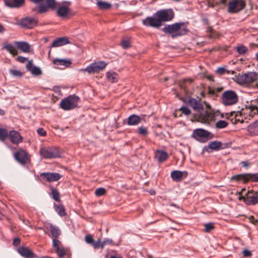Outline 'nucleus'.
<instances>
[{
  "instance_id": "obj_1",
  "label": "nucleus",
  "mask_w": 258,
  "mask_h": 258,
  "mask_svg": "<svg viewBox=\"0 0 258 258\" xmlns=\"http://www.w3.org/2000/svg\"><path fill=\"white\" fill-rule=\"evenodd\" d=\"M174 16L172 9H163L158 11L153 17H148L142 21L143 24L146 26L158 28L163 22L171 21Z\"/></svg>"
},
{
  "instance_id": "obj_2",
  "label": "nucleus",
  "mask_w": 258,
  "mask_h": 258,
  "mask_svg": "<svg viewBox=\"0 0 258 258\" xmlns=\"http://www.w3.org/2000/svg\"><path fill=\"white\" fill-rule=\"evenodd\" d=\"M183 23H176L172 25H168L163 28V31L168 33L172 38L182 36L186 33L188 30L183 27Z\"/></svg>"
},
{
  "instance_id": "obj_3",
  "label": "nucleus",
  "mask_w": 258,
  "mask_h": 258,
  "mask_svg": "<svg viewBox=\"0 0 258 258\" xmlns=\"http://www.w3.org/2000/svg\"><path fill=\"white\" fill-rule=\"evenodd\" d=\"M245 191V189H242L241 192H239V194L241 195L239 197V200H243L245 203L248 205L258 204V192L249 190L244 194V191Z\"/></svg>"
},
{
  "instance_id": "obj_4",
  "label": "nucleus",
  "mask_w": 258,
  "mask_h": 258,
  "mask_svg": "<svg viewBox=\"0 0 258 258\" xmlns=\"http://www.w3.org/2000/svg\"><path fill=\"white\" fill-rule=\"evenodd\" d=\"M79 101L78 96L70 95L61 100L60 106L64 110H72L78 107Z\"/></svg>"
},
{
  "instance_id": "obj_5",
  "label": "nucleus",
  "mask_w": 258,
  "mask_h": 258,
  "mask_svg": "<svg viewBox=\"0 0 258 258\" xmlns=\"http://www.w3.org/2000/svg\"><path fill=\"white\" fill-rule=\"evenodd\" d=\"M238 101V97L236 92L232 90L224 91L222 95V102L226 106L232 105Z\"/></svg>"
},
{
  "instance_id": "obj_6",
  "label": "nucleus",
  "mask_w": 258,
  "mask_h": 258,
  "mask_svg": "<svg viewBox=\"0 0 258 258\" xmlns=\"http://www.w3.org/2000/svg\"><path fill=\"white\" fill-rule=\"evenodd\" d=\"M39 154L41 158L52 159L59 157L58 150L54 147H44L39 150Z\"/></svg>"
},
{
  "instance_id": "obj_7",
  "label": "nucleus",
  "mask_w": 258,
  "mask_h": 258,
  "mask_svg": "<svg viewBox=\"0 0 258 258\" xmlns=\"http://www.w3.org/2000/svg\"><path fill=\"white\" fill-rule=\"evenodd\" d=\"M107 66L103 61H99L91 63L85 69L79 70L80 72H87L89 74L98 73L102 71Z\"/></svg>"
},
{
  "instance_id": "obj_8",
  "label": "nucleus",
  "mask_w": 258,
  "mask_h": 258,
  "mask_svg": "<svg viewBox=\"0 0 258 258\" xmlns=\"http://www.w3.org/2000/svg\"><path fill=\"white\" fill-rule=\"evenodd\" d=\"M258 80V73L248 72L241 75L237 78L238 82L241 85H248Z\"/></svg>"
},
{
  "instance_id": "obj_9",
  "label": "nucleus",
  "mask_w": 258,
  "mask_h": 258,
  "mask_svg": "<svg viewBox=\"0 0 258 258\" xmlns=\"http://www.w3.org/2000/svg\"><path fill=\"white\" fill-rule=\"evenodd\" d=\"M245 6L243 0H232L228 3V11L230 13H236L243 10Z\"/></svg>"
},
{
  "instance_id": "obj_10",
  "label": "nucleus",
  "mask_w": 258,
  "mask_h": 258,
  "mask_svg": "<svg viewBox=\"0 0 258 258\" xmlns=\"http://www.w3.org/2000/svg\"><path fill=\"white\" fill-rule=\"evenodd\" d=\"M38 20L35 18L27 17L20 21H17L15 24L22 28L31 29L37 25Z\"/></svg>"
},
{
  "instance_id": "obj_11",
  "label": "nucleus",
  "mask_w": 258,
  "mask_h": 258,
  "mask_svg": "<svg viewBox=\"0 0 258 258\" xmlns=\"http://www.w3.org/2000/svg\"><path fill=\"white\" fill-rule=\"evenodd\" d=\"M210 133L208 131L202 129L197 128L194 131L192 136L196 140L204 142L210 138Z\"/></svg>"
},
{
  "instance_id": "obj_12",
  "label": "nucleus",
  "mask_w": 258,
  "mask_h": 258,
  "mask_svg": "<svg viewBox=\"0 0 258 258\" xmlns=\"http://www.w3.org/2000/svg\"><path fill=\"white\" fill-rule=\"evenodd\" d=\"M14 158L22 165H25L30 162V156L27 152L23 150H20L15 153Z\"/></svg>"
},
{
  "instance_id": "obj_13",
  "label": "nucleus",
  "mask_w": 258,
  "mask_h": 258,
  "mask_svg": "<svg viewBox=\"0 0 258 258\" xmlns=\"http://www.w3.org/2000/svg\"><path fill=\"white\" fill-rule=\"evenodd\" d=\"M66 3L68 4L67 6H60L57 8L56 11L57 16L61 18H68L70 14L71 9L70 6L71 3L70 2Z\"/></svg>"
},
{
  "instance_id": "obj_14",
  "label": "nucleus",
  "mask_w": 258,
  "mask_h": 258,
  "mask_svg": "<svg viewBox=\"0 0 258 258\" xmlns=\"http://www.w3.org/2000/svg\"><path fill=\"white\" fill-rule=\"evenodd\" d=\"M40 176L43 179L49 182L58 181L62 177L61 175L56 172H44Z\"/></svg>"
},
{
  "instance_id": "obj_15",
  "label": "nucleus",
  "mask_w": 258,
  "mask_h": 258,
  "mask_svg": "<svg viewBox=\"0 0 258 258\" xmlns=\"http://www.w3.org/2000/svg\"><path fill=\"white\" fill-rule=\"evenodd\" d=\"M11 142L14 144H19L23 142V138L20 134L15 130H11L9 132V136Z\"/></svg>"
},
{
  "instance_id": "obj_16",
  "label": "nucleus",
  "mask_w": 258,
  "mask_h": 258,
  "mask_svg": "<svg viewBox=\"0 0 258 258\" xmlns=\"http://www.w3.org/2000/svg\"><path fill=\"white\" fill-rule=\"evenodd\" d=\"M18 252L21 256L25 258H35L37 257L36 255L27 247H19L18 248Z\"/></svg>"
},
{
  "instance_id": "obj_17",
  "label": "nucleus",
  "mask_w": 258,
  "mask_h": 258,
  "mask_svg": "<svg viewBox=\"0 0 258 258\" xmlns=\"http://www.w3.org/2000/svg\"><path fill=\"white\" fill-rule=\"evenodd\" d=\"M14 45L24 53H29L30 52L31 45L27 42L24 41H15L14 42Z\"/></svg>"
},
{
  "instance_id": "obj_18",
  "label": "nucleus",
  "mask_w": 258,
  "mask_h": 258,
  "mask_svg": "<svg viewBox=\"0 0 258 258\" xmlns=\"http://www.w3.org/2000/svg\"><path fill=\"white\" fill-rule=\"evenodd\" d=\"M171 177L172 180L178 182L182 180V178L187 176V172L185 171L174 170L171 173Z\"/></svg>"
},
{
  "instance_id": "obj_19",
  "label": "nucleus",
  "mask_w": 258,
  "mask_h": 258,
  "mask_svg": "<svg viewBox=\"0 0 258 258\" xmlns=\"http://www.w3.org/2000/svg\"><path fill=\"white\" fill-rule=\"evenodd\" d=\"M45 227L48 230L50 231L53 238H57L61 234V231L59 228L51 223L47 224Z\"/></svg>"
},
{
  "instance_id": "obj_20",
  "label": "nucleus",
  "mask_w": 258,
  "mask_h": 258,
  "mask_svg": "<svg viewBox=\"0 0 258 258\" xmlns=\"http://www.w3.org/2000/svg\"><path fill=\"white\" fill-rule=\"evenodd\" d=\"M26 69L28 71H30L33 75L39 76L42 74L41 69L34 66L33 64L32 60H29L26 65Z\"/></svg>"
},
{
  "instance_id": "obj_21",
  "label": "nucleus",
  "mask_w": 258,
  "mask_h": 258,
  "mask_svg": "<svg viewBox=\"0 0 258 258\" xmlns=\"http://www.w3.org/2000/svg\"><path fill=\"white\" fill-rule=\"evenodd\" d=\"M6 6L12 8L21 7L24 4L25 0H4Z\"/></svg>"
},
{
  "instance_id": "obj_22",
  "label": "nucleus",
  "mask_w": 258,
  "mask_h": 258,
  "mask_svg": "<svg viewBox=\"0 0 258 258\" xmlns=\"http://www.w3.org/2000/svg\"><path fill=\"white\" fill-rule=\"evenodd\" d=\"M247 131L250 136H258V119L249 124Z\"/></svg>"
},
{
  "instance_id": "obj_23",
  "label": "nucleus",
  "mask_w": 258,
  "mask_h": 258,
  "mask_svg": "<svg viewBox=\"0 0 258 258\" xmlns=\"http://www.w3.org/2000/svg\"><path fill=\"white\" fill-rule=\"evenodd\" d=\"M70 43L67 37H59L55 39L51 44V47H56L61 46Z\"/></svg>"
},
{
  "instance_id": "obj_24",
  "label": "nucleus",
  "mask_w": 258,
  "mask_h": 258,
  "mask_svg": "<svg viewBox=\"0 0 258 258\" xmlns=\"http://www.w3.org/2000/svg\"><path fill=\"white\" fill-rule=\"evenodd\" d=\"M2 49H6L13 56H16L18 54V52L15 45L9 42H5L3 46Z\"/></svg>"
},
{
  "instance_id": "obj_25",
  "label": "nucleus",
  "mask_w": 258,
  "mask_h": 258,
  "mask_svg": "<svg viewBox=\"0 0 258 258\" xmlns=\"http://www.w3.org/2000/svg\"><path fill=\"white\" fill-rule=\"evenodd\" d=\"M188 104L194 110H200L203 108V106L200 100L193 98H189L188 99Z\"/></svg>"
},
{
  "instance_id": "obj_26",
  "label": "nucleus",
  "mask_w": 258,
  "mask_h": 258,
  "mask_svg": "<svg viewBox=\"0 0 258 258\" xmlns=\"http://www.w3.org/2000/svg\"><path fill=\"white\" fill-rule=\"evenodd\" d=\"M53 63L56 66H61L63 67L62 68H65L70 67L72 62L70 59L55 58Z\"/></svg>"
},
{
  "instance_id": "obj_27",
  "label": "nucleus",
  "mask_w": 258,
  "mask_h": 258,
  "mask_svg": "<svg viewBox=\"0 0 258 258\" xmlns=\"http://www.w3.org/2000/svg\"><path fill=\"white\" fill-rule=\"evenodd\" d=\"M141 118L136 114H132L130 115L127 120V124L128 125H137L141 122Z\"/></svg>"
},
{
  "instance_id": "obj_28",
  "label": "nucleus",
  "mask_w": 258,
  "mask_h": 258,
  "mask_svg": "<svg viewBox=\"0 0 258 258\" xmlns=\"http://www.w3.org/2000/svg\"><path fill=\"white\" fill-rule=\"evenodd\" d=\"M155 157L158 159L159 162L165 161L168 157L166 152L162 150H157L155 153Z\"/></svg>"
},
{
  "instance_id": "obj_29",
  "label": "nucleus",
  "mask_w": 258,
  "mask_h": 258,
  "mask_svg": "<svg viewBox=\"0 0 258 258\" xmlns=\"http://www.w3.org/2000/svg\"><path fill=\"white\" fill-rule=\"evenodd\" d=\"M232 180L235 181H243L244 182L249 181V173L237 174L231 177Z\"/></svg>"
},
{
  "instance_id": "obj_30",
  "label": "nucleus",
  "mask_w": 258,
  "mask_h": 258,
  "mask_svg": "<svg viewBox=\"0 0 258 258\" xmlns=\"http://www.w3.org/2000/svg\"><path fill=\"white\" fill-rule=\"evenodd\" d=\"M48 8L47 5L41 4L38 8L35 7L32 9V11L36 14H42L47 12Z\"/></svg>"
},
{
  "instance_id": "obj_31",
  "label": "nucleus",
  "mask_w": 258,
  "mask_h": 258,
  "mask_svg": "<svg viewBox=\"0 0 258 258\" xmlns=\"http://www.w3.org/2000/svg\"><path fill=\"white\" fill-rule=\"evenodd\" d=\"M53 207L55 211L60 216H64L66 215V210L62 204L56 205L54 204Z\"/></svg>"
},
{
  "instance_id": "obj_32",
  "label": "nucleus",
  "mask_w": 258,
  "mask_h": 258,
  "mask_svg": "<svg viewBox=\"0 0 258 258\" xmlns=\"http://www.w3.org/2000/svg\"><path fill=\"white\" fill-rule=\"evenodd\" d=\"M97 5L101 10H108L111 7V4L109 3L98 1L97 2Z\"/></svg>"
},
{
  "instance_id": "obj_33",
  "label": "nucleus",
  "mask_w": 258,
  "mask_h": 258,
  "mask_svg": "<svg viewBox=\"0 0 258 258\" xmlns=\"http://www.w3.org/2000/svg\"><path fill=\"white\" fill-rule=\"evenodd\" d=\"M106 76L108 79L112 83L116 82L118 79L117 74L115 72H108L106 74Z\"/></svg>"
},
{
  "instance_id": "obj_34",
  "label": "nucleus",
  "mask_w": 258,
  "mask_h": 258,
  "mask_svg": "<svg viewBox=\"0 0 258 258\" xmlns=\"http://www.w3.org/2000/svg\"><path fill=\"white\" fill-rule=\"evenodd\" d=\"M9 73L12 76L17 78H21L23 75V73L20 70L16 69H10Z\"/></svg>"
},
{
  "instance_id": "obj_35",
  "label": "nucleus",
  "mask_w": 258,
  "mask_h": 258,
  "mask_svg": "<svg viewBox=\"0 0 258 258\" xmlns=\"http://www.w3.org/2000/svg\"><path fill=\"white\" fill-rule=\"evenodd\" d=\"M9 132L6 128L0 127V140L5 141L8 137Z\"/></svg>"
},
{
  "instance_id": "obj_36",
  "label": "nucleus",
  "mask_w": 258,
  "mask_h": 258,
  "mask_svg": "<svg viewBox=\"0 0 258 258\" xmlns=\"http://www.w3.org/2000/svg\"><path fill=\"white\" fill-rule=\"evenodd\" d=\"M228 123L225 120H223L218 121L215 124L216 128L220 129L225 128L228 126Z\"/></svg>"
},
{
  "instance_id": "obj_37",
  "label": "nucleus",
  "mask_w": 258,
  "mask_h": 258,
  "mask_svg": "<svg viewBox=\"0 0 258 258\" xmlns=\"http://www.w3.org/2000/svg\"><path fill=\"white\" fill-rule=\"evenodd\" d=\"M221 146V143L220 142L214 141L211 143L208 147L209 148L212 150H218Z\"/></svg>"
},
{
  "instance_id": "obj_38",
  "label": "nucleus",
  "mask_w": 258,
  "mask_h": 258,
  "mask_svg": "<svg viewBox=\"0 0 258 258\" xmlns=\"http://www.w3.org/2000/svg\"><path fill=\"white\" fill-rule=\"evenodd\" d=\"M51 195L53 199L56 202H60V194L56 188H52Z\"/></svg>"
},
{
  "instance_id": "obj_39",
  "label": "nucleus",
  "mask_w": 258,
  "mask_h": 258,
  "mask_svg": "<svg viewBox=\"0 0 258 258\" xmlns=\"http://www.w3.org/2000/svg\"><path fill=\"white\" fill-rule=\"evenodd\" d=\"M249 181L258 182V173H249Z\"/></svg>"
},
{
  "instance_id": "obj_40",
  "label": "nucleus",
  "mask_w": 258,
  "mask_h": 258,
  "mask_svg": "<svg viewBox=\"0 0 258 258\" xmlns=\"http://www.w3.org/2000/svg\"><path fill=\"white\" fill-rule=\"evenodd\" d=\"M121 45L123 48L127 49L131 46V41L128 39H122Z\"/></svg>"
},
{
  "instance_id": "obj_41",
  "label": "nucleus",
  "mask_w": 258,
  "mask_h": 258,
  "mask_svg": "<svg viewBox=\"0 0 258 258\" xmlns=\"http://www.w3.org/2000/svg\"><path fill=\"white\" fill-rule=\"evenodd\" d=\"M237 51L240 54H244L247 51V48L246 46L241 45L237 46L236 48Z\"/></svg>"
},
{
  "instance_id": "obj_42",
  "label": "nucleus",
  "mask_w": 258,
  "mask_h": 258,
  "mask_svg": "<svg viewBox=\"0 0 258 258\" xmlns=\"http://www.w3.org/2000/svg\"><path fill=\"white\" fill-rule=\"evenodd\" d=\"M106 193V189L103 187L97 188L95 190V194L97 197H100L104 195Z\"/></svg>"
},
{
  "instance_id": "obj_43",
  "label": "nucleus",
  "mask_w": 258,
  "mask_h": 258,
  "mask_svg": "<svg viewBox=\"0 0 258 258\" xmlns=\"http://www.w3.org/2000/svg\"><path fill=\"white\" fill-rule=\"evenodd\" d=\"M138 133L142 136H146L148 134L147 127L141 126L138 128Z\"/></svg>"
},
{
  "instance_id": "obj_44",
  "label": "nucleus",
  "mask_w": 258,
  "mask_h": 258,
  "mask_svg": "<svg viewBox=\"0 0 258 258\" xmlns=\"http://www.w3.org/2000/svg\"><path fill=\"white\" fill-rule=\"evenodd\" d=\"M46 4L48 8L54 9L56 8V1L55 0H46Z\"/></svg>"
},
{
  "instance_id": "obj_45",
  "label": "nucleus",
  "mask_w": 258,
  "mask_h": 258,
  "mask_svg": "<svg viewBox=\"0 0 258 258\" xmlns=\"http://www.w3.org/2000/svg\"><path fill=\"white\" fill-rule=\"evenodd\" d=\"M214 229V226L213 223H208L205 224V231L209 232Z\"/></svg>"
},
{
  "instance_id": "obj_46",
  "label": "nucleus",
  "mask_w": 258,
  "mask_h": 258,
  "mask_svg": "<svg viewBox=\"0 0 258 258\" xmlns=\"http://www.w3.org/2000/svg\"><path fill=\"white\" fill-rule=\"evenodd\" d=\"M249 110H250L249 115L251 117H253V115L258 114V107L255 106H251Z\"/></svg>"
},
{
  "instance_id": "obj_47",
  "label": "nucleus",
  "mask_w": 258,
  "mask_h": 258,
  "mask_svg": "<svg viewBox=\"0 0 258 258\" xmlns=\"http://www.w3.org/2000/svg\"><path fill=\"white\" fill-rule=\"evenodd\" d=\"M59 257H62L66 254V251L63 247H60L55 250Z\"/></svg>"
},
{
  "instance_id": "obj_48",
  "label": "nucleus",
  "mask_w": 258,
  "mask_h": 258,
  "mask_svg": "<svg viewBox=\"0 0 258 258\" xmlns=\"http://www.w3.org/2000/svg\"><path fill=\"white\" fill-rule=\"evenodd\" d=\"M61 244V242L57 240V238H53L52 240V245L55 249V250L60 248V245Z\"/></svg>"
},
{
  "instance_id": "obj_49",
  "label": "nucleus",
  "mask_w": 258,
  "mask_h": 258,
  "mask_svg": "<svg viewBox=\"0 0 258 258\" xmlns=\"http://www.w3.org/2000/svg\"><path fill=\"white\" fill-rule=\"evenodd\" d=\"M179 110L186 115H189L191 114L190 109L186 106H182Z\"/></svg>"
},
{
  "instance_id": "obj_50",
  "label": "nucleus",
  "mask_w": 258,
  "mask_h": 258,
  "mask_svg": "<svg viewBox=\"0 0 258 258\" xmlns=\"http://www.w3.org/2000/svg\"><path fill=\"white\" fill-rule=\"evenodd\" d=\"M92 245L95 248H103L104 246L103 242H101L99 240L97 241H94V243L92 244Z\"/></svg>"
},
{
  "instance_id": "obj_51",
  "label": "nucleus",
  "mask_w": 258,
  "mask_h": 258,
  "mask_svg": "<svg viewBox=\"0 0 258 258\" xmlns=\"http://www.w3.org/2000/svg\"><path fill=\"white\" fill-rule=\"evenodd\" d=\"M85 241L87 243L91 244L92 245L93 243H94V240L91 235H87L85 236Z\"/></svg>"
},
{
  "instance_id": "obj_52",
  "label": "nucleus",
  "mask_w": 258,
  "mask_h": 258,
  "mask_svg": "<svg viewBox=\"0 0 258 258\" xmlns=\"http://www.w3.org/2000/svg\"><path fill=\"white\" fill-rule=\"evenodd\" d=\"M37 132L39 135L42 137H45L46 135V131L41 127L38 128L37 130Z\"/></svg>"
},
{
  "instance_id": "obj_53",
  "label": "nucleus",
  "mask_w": 258,
  "mask_h": 258,
  "mask_svg": "<svg viewBox=\"0 0 258 258\" xmlns=\"http://www.w3.org/2000/svg\"><path fill=\"white\" fill-rule=\"evenodd\" d=\"M242 253L244 257H248L252 255L251 252L247 249H244L242 251Z\"/></svg>"
},
{
  "instance_id": "obj_54",
  "label": "nucleus",
  "mask_w": 258,
  "mask_h": 258,
  "mask_svg": "<svg viewBox=\"0 0 258 258\" xmlns=\"http://www.w3.org/2000/svg\"><path fill=\"white\" fill-rule=\"evenodd\" d=\"M17 60L21 63H24L27 60V58L22 56H19L17 57Z\"/></svg>"
},
{
  "instance_id": "obj_55",
  "label": "nucleus",
  "mask_w": 258,
  "mask_h": 258,
  "mask_svg": "<svg viewBox=\"0 0 258 258\" xmlns=\"http://www.w3.org/2000/svg\"><path fill=\"white\" fill-rule=\"evenodd\" d=\"M21 242V240L18 237H16L13 240V245L15 246H18Z\"/></svg>"
},
{
  "instance_id": "obj_56",
  "label": "nucleus",
  "mask_w": 258,
  "mask_h": 258,
  "mask_svg": "<svg viewBox=\"0 0 258 258\" xmlns=\"http://www.w3.org/2000/svg\"><path fill=\"white\" fill-rule=\"evenodd\" d=\"M225 71L226 70L224 68H219L216 70V72L220 75L224 74Z\"/></svg>"
},
{
  "instance_id": "obj_57",
  "label": "nucleus",
  "mask_w": 258,
  "mask_h": 258,
  "mask_svg": "<svg viewBox=\"0 0 258 258\" xmlns=\"http://www.w3.org/2000/svg\"><path fill=\"white\" fill-rule=\"evenodd\" d=\"M102 242H103L104 246H105V245H106V244L111 243L112 242V240L109 238H105Z\"/></svg>"
},
{
  "instance_id": "obj_58",
  "label": "nucleus",
  "mask_w": 258,
  "mask_h": 258,
  "mask_svg": "<svg viewBox=\"0 0 258 258\" xmlns=\"http://www.w3.org/2000/svg\"><path fill=\"white\" fill-rule=\"evenodd\" d=\"M6 31V29L4 26L0 24V33H3Z\"/></svg>"
},
{
  "instance_id": "obj_59",
  "label": "nucleus",
  "mask_w": 258,
  "mask_h": 258,
  "mask_svg": "<svg viewBox=\"0 0 258 258\" xmlns=\"http://www.w3.org/2000/svg\"><path fill=\"white\" fill-rule=\"evenodd\" d=\"M110 258H122L120 255H111Z\"/></svg>"
},
{
  "instance_id": "obj_60",
  "label": "nucleus",
  "mask_w": 258,
  "mask_h": 258,
  "mask_svg": "<svg viewBox=\"0 0 258 258\" xmlns=\"http://www.w3.org/2000/svg\"><path fill=\"white\" fill-rule=\"evenodd\" d=\"M242 164L243 167H247L248 166V163L246 161H242Z\"/></svg>"
},
{
  "instance_id": "obj_61",
  "label": "nucleus",
  "mask_w": 258,
  "mask_h": 258,
  "mask_svg": "<svg viewBox=\"0 0 258 258\" xmlns=\"http://www.w3.org/2000/svg\"><path fill=\"white\" fill-rule=\"evenodd\" d=\"M5 111L3 110V109H0V115H5Z\"/></svg>"
},
{
  "instance_id": "obj_62",
  "label": "nucleus",
  "mask_w": 258,
  "mask_h": 258,
  "mask_svg": "<svg viewBox=\"0 0 258 258\" xmlns=\"http://www.w3.org/2000/svg\"><path fill=\"white\" fill-rule=\"evenodd\" d=\"M256 59L258 60V52L256 54Z\"/></svg>"
},
{
  "instance_id": "obj_63",
  "label": "nucleus",
  "mask_w": 258,
  "mask_h": 258,
  "mask_svg": "<svg viewBox=\"0 0 258 258\" xmlns=\"http://www.w3.org/2000/svg\"><path fill=\"white\" fill-rule=\"evenodd\" d=\"M151 194V195H154L155 194V192L154 191H153Z\"/></svg>"
}]
</instances>
